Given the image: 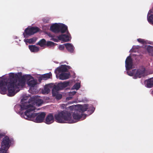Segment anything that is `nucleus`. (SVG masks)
<instances>
[{"instance_id": "4", "label": "nucleus", "mask_w": 153, "mask_h": 153, "mask_svg": "<svg viewBox=\"0 0 153 153\" xmlns=\"http://www.w3.org/2000/svg\"><path fill=\"white\" fill-rule=\"evenodd\" d=\"M145 70L140 69H134L131 71H127V73L128 75L133 76V78L136 79L137 78H140L143 76L145 73Z\"/></svg>"}, {"instance_id": "22", "label": "nucleus", "mask_w": 153, "mask_h": 153, "mask_svg": "<svg viewBox=\"0 0 153 153\" xmlns=\"http://www.w3.org/2000/svg\"><path fill=\"white\" fill-rule=\"evenodd\" d=\"M147 85V87L149 88H152L153 87V77L148 80Z\"/></svg>"}, {"instance_id": "26", "label": "nucleus", "mask_w": 153, "mask_h": 153, "mask_svg": "<svg viewBox=\"0 0 153 153\" xmlns=\"http://www.w3.org/2000/svg\"><path fill=\"white\" fill-rule=\"evenodd\" d=\"M55 44H56L53 42L48 41L46 42V45L47 47H52L54 46Z\"/></svg>"}, {"instance_id": "8", "label": "nucleus", "mask_w": 153, "mask_h": 153, "mask_svg": "<svg viewBox=\"0 0 153 153\" xmlns=\"http://www.w3.org/2000/svg\"><path fill=\"white\" fill-rule=\"evenodd\" d=\"M70 34L68 31L67 32V34H62L57 36L59 40H61L63 42H68L70 40L69 36Z\"/></svg>"}, {"instance_id": "15", "label": "nucleus", "mask_w": 153, "mask_h": 153, "mask_svg": "<svg viewBox=\"0 0 153 153\" xmlns=\"http://www.w3.org/2000/svg\"><path fill=\"white\" fill-rule=\"evenodd\" d=\"M88 104H85L83 105H79V110H80L83 114V112L86 111L88 109Z\"/></svg>"}, {"instance_id": "36", "label": "nucleus", "mask_w": 153, "mask_h": 153, "mask_svg": "<svg viewBox=\"0 0 153 153\" xmlns=\"http://www.w3.org/2000/svg\"><path fill=\"white\" fill-rule=\"evenodd\" d=\"M69 109H70L71 110H72L74 108V106H70L69 107Z\"/></svg>"}, {"instance_id": "18", "label": "nucleus", "mask_w": 153, "mask_h": 153, "mask_svg": "<svg viewBox=\"0 0 153 153\" xmlns=\"http://www.w3.org/2000/svg\"><path fill=\"white\" fill-rule=\"evenodd\" d=\"M29 97L28 96H26V95H24L23 97L21 99V109L22 110H23L21 108V105H31L30 104L27 105V102H25V101L27 100L28 98H29Z\"/></svg>"}, {"instance_id": "10", "label": "nucleus", "mask_w": 153, "mask_h": 153, "mask_svg": "<svg viewBox=\"0 0 153 153\" xmlns=\"http://www.w3.org/2000/svg\"><path fill=\"white\" fill-rule=\"evenodd\" d=\"M52 77V74L50 72L48 73H47L42 75L40 77H39L38 81L41 82L42 80H46L48 79L51 78Z\"/></svg>"}, {"instance_id": "19", "label": "nucleus", "mask_w": 153, "mask_h": 153, "mask_svg": "<svg viewBox=\"0 0 153 153\" xmlns=\"http://www.w3.org/2000/svg\"><path fill=\"white\" fill-rule=\"evenodd\" d=\"M37 39V38L34 37L30 39H25L24 41L26 43H28L30 44H34Z\"/></svg>"}, {"instance_id": "28", "label": "nucleus", "mask_w": 153, "mask_h": 153, "mask_svg": "<svg viewBox=\"0 0 153 153\" xmlns=\"http://www.w3.org/2000/svg\"><path fill=\"white\" fill-rule=\"evenodd\" d=\"M80 84L79 83H77L75 84L73 86V88L74 89L78 90L80 88Z\"/></svg>"}, {"instance_id": "17", "label": "nucleus", "mask_w": 153, "mask_h": 153, "mask_svg": "<svg viewBox=\"0 0 153 153\" xmlns=\"http://www.w3.org/2000/svg\"><path fill=\"white\" fill-rule=\"evenodd\" d=\"M28 48L31 52H37L39 50V48L35 45H29Z\"/></svg>"}, {"instance_id": "5", "label": "nucleus", "mask_w": 153, "mask_h": 153, "mask_svg": "<svg viewBox=\"0 0 153 153\" xmlns=\"http://www.w3.org/2000/svg\"><path fill=\"white\" fill-rule=\"evenodd\" d=\"M39 29L37 27H32L30 28H26L23 33L24 37L25 38L28 37L29 36L38 32Z\"/></svg>"}, {"instance_id": "6", "label": "nucleus", "mask_w": 153, "mask_h": 153, "mask_svg": "<svg viewBox=\"0 0 153 153\" xmlns=\"http://www.w3.org/2000/svg\"><path fill=\"white\" fill-rule=\"evenodd\" d=\"M24 77L25 79L24 85L26 80H27V83L28 85L30 87H34L37 84L36 81L34 79L33 77L30 75H27L25 76H22L20 77Z\"/></svg>"}, {"instance_id": "40", "label": "nucleus", "mask_w": 153, "mask_h": 153, "mask_svg": "<svg viewBox=\"0 0 153 153\" xmlns=\"http://www.w3.org/2000/svg\"><path fill=\"white\" fill-rule=\"evenodd\" d=\"M75 93H76V92H75L74 93V94H75Z\"/></svg>"}, {"instance_id": "21", "label": "nucleus", "mask_w": 153, "mask_h": 153, "mask_svg": "<svg viewBox=\"0 0 153 153\" xmlns=\"http://www.w3.org/2000/svg\"><path fill=\"white\" fill-rule=\"evenodd\" d=\"M46 41L45 39H43L40 40L37 44V45H39L41 47H42L46 45Z\"/></svg>"}, {"instance_id": "14", "label": "nucleus", "mask_w": 153, "mask_h": 153, "mask_svg": "<svg viewBox=\"0 0 153 153\" xmlns=\"http://www.w3.org/2000/svg\"><path fill=\"white\" fill-rule=\"evenodd\" d=\"M59 32L64 33L67 31L68 32V27L67 26L63 24H59Z\"/></svg>"}, {"instance_id": "20", "label": "nucleus", "mask_w": 153, "mask_h": 153, "mask_svg": "<svg viewBox=\"0 0 153 153\" xmlns=\"http://www.w3.org/2000/svg\"><path fill=\"white\" fill-rule=\"evenodd\" d=\"M61 90L58 84L57 85H54L52 90V94H54L58 92V91Z\"/></svg>"}, {"instance_id": "9", "label": "nucleus", "mask_w": 153, "mask_h": 153, "mask_svg": "<svg viewBox=\"0 0 153 153\" xmlns=\"http://www.w3.org/2000/svg\"><path fill=\"white\" fill-rule=\"evenodd\" d=\"M54 122V117L52 114L50 113L46 117L45 123L48 124L52 123Z\"/></svg>"}, {"instance_id": "16", "label": "nucleus", "mask_w": 153, "mask_h": 153, "mask_svg": "<svg viewBox=\"0 0 153 153\" xmlns=\"http://www.w3.org/2000/svg\"><path fill=\"white\" fill-rule=\"evenodd\" d=\"M70 75L69 73H62L59 75V79L61 80H65L69 78Z\"/></svg>"}, {"instance_id": "2", "label": "nucleus", "mask_w": 153, "mask_h": 153, "mask_svg": "<svg viewBox=\"0 0 153 153\" xmlns=\"http://www.w3.org/2000/svg\"><path fill=\"white\" fill-rule=\"evenodd\" d=\"M21 108L23 109H27L24 114H22L25 119L37 123H41L43 121L46 115L45 112H33L35 110V108L30 105H22Z\"/></svg>"}, {"instance_id": "11", "label": "nucleus", "mask_w": 153, "mask_h": 153, "mask_svg": "<svg viewBox=\"0 0 153 153\" xmlns=\"http://www.w3.org/2000/svg\"><path fill=\"white\" fill-rule=\"evenodd\" d=\"M59 24L55 23L52 25L50 27V30L55 33L59 32Z\"/></svg>"}, {"instance_id": "3", "label": "nucleus", "mask_w": 153, "mask_h": 153, "mask_svg": "<svg viewBox=\"0 0 153 153\" xmlns=\"http://www.w3.org/2000/svg\"><path fill=\"white\" fill-rule=\"evenodd\" d=\"M11 142V140L8 137L5 136L3 138L1 142L0 153H7V151L10 146Z\"/></svg>"}, {"instance_id": "25", "label": "nucleus", "mask_w": 153, "mask_h": 153, "mask_svg": "<svg viewBox=\"0 0 153 153\" xmlns=\"http://www.w3.org/2000/svg\"><path fill=\"white\" fill-rule=\"evenodd\" d=\"M53 96H55L56 99L59 100L61 99L62 97V95L58 93V92L54 94H52Z\"/></svg>"}, {"instance_id": "24", "label": "nucleus", "mask_w": 153, "mask_h": 153, "mask_svg": "<svg viewBox=\"0 0 153 153\" xmlns=\"http://www.w3.org/2000/svg\"><path fill=\"white\" fill-rule=\"evenodd\" d=\"M35 102L36 105L40 106L42 104L43 101L41 99H36L35 100Z\"/></svg>"}, {"instance_id": "34", "label": "nucleus", "mask_w": 153, "mask_h": 153, "mask_svg": "<svg viewBox=\"0 0 153 153\" xmlns=\"http://www.w3.org/2000/svg\"><path fill=\"white\" fill-rule=\"evenodd\" d=\"M5 134L4 133H0V138H1L2 137L4 136Z\"/></svg>"}, {"instance_id": "23", "label": "nucleus", "mask_w": 153, "mask_h": 153, "mask_svg": "<svg viewBox=\"0 0 153 153\" xmlns=\"http://www.w3.org/2000/svg\"><path fill=\"white\" fill-rule=\"evenodd\" d=\"M50 89L48 86H45L43 90L42 93L43 94H48L50 91Z\"/></svg>"}, {"instance_id": "33", "label": "nucleus", "mask_w": 153, "mask_h": 153, "mask_svg": "<svg viewBox=\"0 0 153 153\" xmlns=\"http://www.w3.org/2000/svg\"><path fill=\"white\" fill-rule=\"evenodd\" d=\"M60 90H62L64 88L62 82L58 84Z\"/></svg>"}, {"instance_id": "39", "label": "nucleus", "mask_w": 153, "mask_h": 153, "mask_svg": "<svg viewBox=\"0 0 153 153\" xmlns=\"http://www.w3.org/2000/svg\"><path fill=\"white\" fill-rule=\"evenodd\" d=\"M86 115H85V116H84V118H85V117H86Z\"/></svg>"}, {"instance_id": "7", "label": "nucleus", "mask_w": 153, "mask_h": 153, "mask_svg": "<svg viewBox=\"0 0 153 153\" xmlns=\"http://www.w3.org/2000/svg\"><path fill=\"white\" fill-rule=\"evenodd\" d=\"M125 66L127 71H128L132 68L133 62L131 56H128L126 58L125 61Z\"/></svg>"}, {"instance_id": "12", "label": "nucleus", "mask_w": 153, "mask_h": 153, "mask_svg": "<svg viewBox=\"0 0 153 153\" xmlns=\"http://www.w3.org/2000/svg\"><path fill=\"white\" fill-rule=\"evenodd\" d=\"M67 51L70 53L73 52L74 47L73 45L70 43H67L64 44Z\"/></svg>"}, {"instance_id": "32", "label": "nucleus", "mask_w": 153, "mask_h": 153, "mask_svg": "<svg viewBox=\"0 0 153 153\" xmlns=\"http://www.w3.org/2000/svg\"><path fill=\"white\" fill-rule=\"evenodd\" d=\"M65 45L64 44L62 45H60L59 47V50H63L65 48Z\"/></svg>"}, {"instance_id": "1", "label": "nucleus", "mask_w": 153, "mask_h": 153, "mask_svg": "<svg viewBox=\"0 0 153 153\" xmlns=\"http://www.w3.org/2000/svg\"><path fill=\"white\" fill-rule=\"evenodd\" d=\"M83 114L80 111L77 110L74 112L72 116L73 119L71 112L64 110L59 112L54 115L56 121L59 123H65L67 122L72 123L78 122L82 118Z\"/></svg>"}, {"instance_id": "37", "label": "nucleus", "mask_w": 153, "mask_h": 153, "mask_svg": "<svg viewBox=\"0 0 153 153\" xmlns=\"http://www.w3.org/2000/svg\"><path fill=\"white\" fill-rule=\"evenodd\" d=\"M95 109V108L94 107H92V109H91V111H92V112H93L94 111Z\"/></svg>"}, {"instance_id": "35", "label": "nucleus", "mask_w": 153, "mask_h": 153, "mask_svg": "<svg viewBox=\"0 0 153 153\" xmlns=\"http://www.w3.org/2000/svg\"><path fill=\"white\" fill-rule=\"evenodd\" d=\"M72 98V97H68L66 98V100H71Z\"/></svg>"}, {"instance_id": "13", "label": "nucleus", "mask_w": 153, "mask_h": 153, "mask_svg": "<svg viewBox=\"0 0 153 153\" xmlns=\"http://www.w3.org/2000/svg\"><path fill=\"white\" fill-rule=\"evenodd\" d=\"M56 70L59 73L67 72L68 69L67 68V65H62L61 66L57 68Z\"/></svg>"}, {"instance_id": "38", "label": "nucleus", "mask_w": 153, "mask_h": 153, "mask_svg": "<svg viewBox=\"0 0 153 153\" xmlns=\"http://www.w3.org/2000/svg\"><path fill=\"white\" fill-rule=\"evenodd\" d=\"M68 68L70 69L71 68V67L70 66L68 65H67V68Z\"/></svg>"}, {"instance_id": "27", "label": "nucleus", "mask_w": 153, "mask_h": 153, "mask_svg": "<svg viewBox=\"0 0 153 153\" xmlns=\"http://www.w3.org/2000/svg\"><path fill=\"white\" fill-rule=\"evenodd\" d=\"M148 21L153 25V15H151L147 18Z\"/></svg>"}, {"instance_id": "30", "label": "nucleus", "mask_w": 153, "mask_h": 153, "mask_svg": "<svg viewBox=\"0 0 153 153\" xmlns=\"http://www.w3.org/2000/svg\"><path fill=\"white\" fill-rule=\"evenodd\" d=\"M62 83L64 88L68 87L69 85V82H65Z\"/></svg>"}, {"instance_id": "29", "label": "nucleus", "mask_w": 153, "mask_h": 153, "mask_svg": "<svg viewBox=\"0 0 153 153\" xmlns=\"http://www.w3.org/2000/svg\"><path fill=\"white\" fill-rule=\"evenodd\" d=\"M137 41L138 42L142 44H143L146 43V41L144 39L140 38L138 39H137Z\"/></svg>"}, {"instance_id": "31", "label": "nucleus", "mask_w": 153, "mask_h": 153, "mask_svg": "<svg viewBox=\"0 0 153 153\" xmlns=\"http://www.w3.org/2000/svg\"><path fill=\"white\" fill-rule=\"evenodd\" d=\"M49 36L52 38L51 39V40H52L55 42H58L59 41V40L58 38L57 39L54 38H53V36Z\"/></svg>"}]
</instances>
